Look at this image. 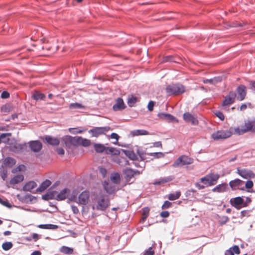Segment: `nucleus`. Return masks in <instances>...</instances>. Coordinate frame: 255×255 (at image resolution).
I'll return each instance as SVG.
<instances>
[{
    "instance_id": "nucleus-20",
    "label": "nucleus",
    "mask_w": 255,
    "mask_h": 255,
    "mask_svg": "<svg viewBox=\"0 0 255 255\" xmlns=\"http://www.w3.org/2000/svg\"><path fill=\"white\" fill-rule=\"evenodd\" d=\"M158 118L162 120H165L169 122H172L174 121L178 122V120L173 115L164 113H159L157 114Z\"/></svg>"
},
{
    "instance_id": "nucleus-50",
    "label": "nucleus",
    "mask_w": 255,
    "mask_h": 255,
    "mask_svg": "<svg viewBox=\"0 0 255 255\" xmlns=\"http://www.w3.org/2000/svg\"><path fill=\"white\" fill-rule=\"evenodd\" d=\"M0 204L8 208H11L12 207L11 205L7 200H3L1 198H0Z\"/></svg>"
},
{
    "instance_id": "nucleus-13",
    "label": "nucleus",
    "mask_w": 255,
    "mask_h": 255,
    "mask_svg": "<svg viewBox=\"0 0 255 255\" xmlns=\"http://www.w3.org/2000/svg\"><path fill=\"white\" fill-rule=\"evenodd\" d=\"M231 205L237 210L243 208L244 199L243 196H238L231 198L230 200Z\"/></svg>"
},
{
    "instance_id": "nucleus-19",
    "label": "nucleus",
    "mask_w": 255,
    "mask_h": 255,
    "mask_svg": "<svg viewBox=\"0 0 255 255\" xmlns=\"http://www.w3.org/2000/svg\"><path fill=\"white\" fill-rule=\"evenodd\" d=\"M70 193V190L67 188H65L57 194L55 199L57 201H62L66 199Z\"/></svg>"
},
{
    "instance_id": "nucleus-47",
    "label": "nucleus",
    "mask_w": 255,
    "mask_h": 255,
    "mask_svg": "<svg viewBox=\"0 0 255 255\" xmlns=\"http://www.w3.org/2000/svg\"><path fill=\"white\" fill-rule=\"evenodd\" d=\"M229 220V218L228 216H223L220 217L219 223L220 225H225L226 223H227Z\"/></svg>"
},
{
    "instance_id": "nucleus-2",
    "label": "nucleus",
    "mask_w": 255,
    "mask_h": 255,
    "mask_svg": "<svg viewBox=\"0 0 255 255\" xmlns=\"http://www.w3.org/2000/svg\"><path fill=\"white\" fill-rule=\"evenodd\" d=\"M235 133L238 134H241L248 131H251L255 133V121L248 120L245 121V125L241 128H235Z\"/></svg>"
},
{
    "instance_id": "nucleus-5",
    "label": "nucleus",
    "mask_w": 255,
    "mask_h": 255,
    "mask_svg": "<svg viewBox=\"0 0 255 255\" xmlns=\"http://www.w3.org/2000/svg\"><path fill=\"white\" fill-rule=\"evenodd\" d=\"M232 135V130L230 129L220 130L212 134V137L215 140L219 139H226L230 137Z\"/></svg>"
},
{
    "instance_id": "nucleus-29",
    "label": "nucleus",
    "mask_w": 255,
    "mask_h": 255,
    "mask_svg": "<svg viewBox=\"0 0 255 255\" xmlns=\"http://www.w3.org/2000/svg\"><path fill=\"white\" fill-rule=\"evenodd\" d=\"M16 163V160L11 157H6L4 161L3 164L4 166H7L9 168H11L13 166H14Z\"/></svg>"
},
{
    "instance_id": "nucleus-55",
    "label": "nucleus",
    "mask_w": 255,
    "mask_h": 255,
    "mask_svg": "<svg viewBox=\"0 0 255 255\" xmlns=\"http://www.w3.org/2000/svg\"><path fill=\"white\" fill-rule=\"evenodd\" d=\"M231 248L234 254H239L240 253V250L238 245H234L231 247Z\"/></svg>"
},
{
    "instance_id": "nucleus-10",
    "label": "nucleus",
    "mask_w": 255,
    "mask_h": 255,
    "mask_svg": "<svg viewBox=\"0 0 255 255\" xmlns=\"http://www.w3.org/2000/svg\"><path fill=\"white\" fill-rule=\"evenodd\" d=\"M236 97V93L233 91H230L228 94L225 97L222 103V106L224 107L234 103Z\"/></svg>"
},
{
    "instance_id": "nucleus-41",
    "label": "nucleus",
    "mask_w": 255,
    "mask_h": 255,
    "mask_svg": "<svg viewBox=\"0 0 255 255\" xmlns=\"http://www.w3.org/2000/svg\"><path fill=\"white\" fill-rule=\"evenodd\" d=\"M111 180L115 184H119L120 182L121 178L120 175L119 173H115L113 175H112L111 177Z\"/></svg>"
},
{
    "instance_id": "nucleus-35",
    "label": "nucleus",
    "mask_w": 255,
    "mask_h": 255,
    "mask_svg": "<svg viewBox=\"0 0 255 255\" xmlns=\"http://www.w3.org/2000/svg\"><path fill=\"white\" fill-rule=\"evenodd\" d=\"M78 144L81 145L83 147H88L91 144V141L87 138H84L81 136H79Z\"/></svg>"
},
{
    "instance_id": "nucleus-17",
    "label": "nucleus",
    "mask_w": 255,
    "mask_h": 255,
    "mask_svg": "<svg viewBox=\"0 0 255 255\" xmlns=\"http://www.w3.org/2000/svg\"><path fill=\"white\" fill-rule=\"evenodd\" d=\"M183 118L186 123H191L192 125H197L199 123L198 120L189 112L184 113Z\"/></svg>"
},
{
    "instance_id": "nucleus-52",
    "label": "nucleus",
    "mask_w": 255,
    "mask_h": 255,
    "mask_svg": "<svg viewBox=\"0 0 255 255\" xmlns=\"http://www.w3.org/2000/svg\"><path fill=\"white\" fill-rule=\"evenodd\" d=\"M110 137L111 138L116 139V141L113 142V143L114 144H117L118 142L119 138H120V136L117 133L113 132L111 134Z\"/></svg>"
},
{
    "instance_id": "nucleus-9",
    "label": "nucleus",
    "mask_w": 255,
    "mask_h": 255,
    "mask_svg": "<svg viewBox=\"0 0 255 255\" xmlns=\"http://www.w3.org/2000/svg\"><path fill=\"white\" fill-rule=\"evenodd\" d=\"M110 201L104 196H102L98 199L96 205V209L100 211H105L109 206Z\"/></svg>"
},
{
    "instance_id": "nucleus-1",
    "label": "nucleus",
    "mask_w": 255,
    "mask_h": 255,
    "mask_svg": "<svg viewBox=\"0 0 255 255\" xmlns=\"http://www.w3.org/2000/svg\"><path fill=\"white\" fill-rule=\"evenodd\" d=\"M185 88L182 84L178 83H172L167 85L166 87V92L168 95H179L184 93Z\"/></svg>"
},
{
    "instance_id": "nucleus-34",
    "label": "nucleus",
    "mask_w": 255,
    "mask_h": 255,
    "mask_svg": "<svg viewBox=\"0 0 255 255\" xmlns=\"http://www.w3.org/2000/svg\"><path fill=\"white\" fill-rule=\"evenodd\" d=\"M37 227L42 229H49V230H55L58 228V226L56 225L51 224H40L37 226Z\"/></svg>"
},
{
    "instance_id": "nucleus-31",
    "label": "nucleus",
    "mask_w": 255,
    "mask_h": 255,
    "mask_svg": "<svg viewBox=\"0 0 255 255\" xmlns=\"http://www.w3.org/2000/svg\"><path fill=\"white\" fill-rule=\"evenodd\" d=\"M57 193L56 191H47V193L42 196V199L48 201L50 199H55V194Z\"/></svg>"
},
{
    "instance_id": "nucleus-28",
    "label": "nucleus",
    "mask_w": 255,
    "mask_h": 255,
    "mask_svg": "<svg viewBox=\"0 0 255 255\" xmlns=\"http://www.w3.org/2000/svg\"><path fill=\"white\" fill-rule=\"evenodd\" d=\"M104 188L106 192L109 194H115L119 190L115 185H109L108 184L106 185L104 184Z\"/></svg>"
},
{
    "instance_id": "nucleus-53",
    "label": "nucleus",
    "mask_w": 255,
    "mask_h": 255,
    "mask_svg": "<svg viewBox=\"0 0 255 255\" xmlns=\"http://www.w3.org/2000/svg\"><path fill=\"white\" fill-rule=\"evenodd\" d=\"M0 175L3 180H5L7 175V171L6 169H3L0 171Z\"/></svg>"
},
{
    "instance_id": "nucleus-21",
    "label": "nucleus",
    "mask_w": 255,
    "mask_h": 255,
    "mask_svg": "<svg viewBox=\"0 0 255 255\" xmlns=\"http://www.w3.org/2000/svg\"><path fill=\"white\" fill-rule=\"evenodd\" d=\"M44 140L45 143L52 146H56L60 143V140L58 138L51 135H45Z\"/></svg>"
},
{
    "instance_id": "nucleus-62",
    "label": "nucleus",
    "mask_w": 255,
    "mask_h": 255,
    "mask_svg": "<svg viewBox=\"0 0 255 255\" xmlns=\"http://www.w3.org/2000/svg\"><path fill=\"white\" fill-rule=\"evenodd\" d=\"M252 201V200H251V198L249 197H247L246 198V201H245L244 200V203H243V207H247L249 204Z\"/></svg>"
},
{
    "instance_id": "nucleus-23",
    "label": "nucleus",
    "mask_w": 255,
    "mask_h": 255,
    "mask_svg": "<svg viewBox=\"0 0 255 255\" xmlns=\"http://www.w3.org/2000/svg\"><path fill=\"white\" fill-rule=\"evenodd\" d=\"M51 184V182L48 180L46 179L43 181L39 185V186L36 189V192H41L44 191L47 187H48Z\"/></svg>"
},
{
    "instance_id": "nucleus-6",
    "label": "nucleus",
    "mask_w": 255,
    "mask_h": 255,
    "mask_svg": "<svg viewBox=\"0 0 255 255\" xmlns=\"http://www.w3.org/2000/svg\"><path fill=\"white\" fill-rule=\"evenodd\" d=\"M111 128L109 126L95 127L89 130L88 132L91 134L92 137H97L100 135L105 134Z\"/></svg>"
},
{
    "instance_id": "nucleus-26",
    "label": "nucleus",
    "mask_w": 255,
    "mask_h": 255,
    "mask_svg": "<svg viewBox=\"0 0 255 255\" xmlns=\"http://www.w3.org/2000/svg\"><path fill=\"white\" fill-rule=\"evenodd\" d=\"M121 151L123 152L128 158L132 160H136L137 157L133 150L122 149Z\"/></svg>"
},
{
    "instance_id": "nucleus-12",
    "label": "nucleus",
    "mask_w": 255,
    "mask_h": 255,
    "mask_svg": "<svg viewBox=\"0 0 255 255\" xmlns=\"http://www.w3.org/2000/svg\"><path fill=\"white\" fill-rule=\"evenodd\" d=\"M244 183V181L239 179L236 178L234 180H232L230 181L229 185L231 187L232 190H240L242 191H245V187H241Z\"/></svg>"
},
{
    "instance_id": "nucleus-14",
    "label": "nucleus",
    "mask_w": 255,
    "mask_h": 255,
    "mask_svg": "<svg viewBox=\"0 0 255 255\" xmlns=\"http://www.w3.org/2000/svg\"><path fill=\"white\" fill-rule=\"evenodd\" d=\"M89 192L85 190L78 196L77 203L79 205H86L89 202Z\"/></svg>"
},
{
    "instance_id": "nucleus-24",
    "label": "nucleus",
    "mask_w": 255,
    "mask_h": 255,
    "mask_svg": "<svg viewBox=\"0 0 255 255\" xmlns=\"http://www.w3.org/2000/svg\"><path fill=\"white\" fill-rule=\"evenodd\" d=\"M223 80L222 76H217L211 79H204L203 82L205 84L210 83L212 85H215L220 82H221Z\"/></svg>"
},
{
    "instance_id": "nucleus-57",
    "label": "nucleus",
    "mask_w": 255,
    "mask_h": 255,
    "mask_svg": "<svg viewBox=\"0 0 255 255\" xmlns=\"http://www.w3.org/2000/svg\"><path fill=\"white\" fill-rule=\"evenodd\" d=\"M0 111L4 113H8L10 111V108L9 106L5 105L1 107Z\"/></svg>"
},
{
    "instance_id": "nucleus-39",
    "label": "nucleus",
    "mask_w": 255,
    "mask_h": 255,
    "mask_svg": "<svg viewBox=\"0 0 255 255\" xmlns=\"http://www.w3.org/2000/svg\"><path fill=\"white\" fill-rule=\"evenodd\" d=\"M32 98L36 101L42 100L45 98V95L43 93H40L36 92L32 95Z\"/></svg>"
},
{
    "instance_id": "nucleus-38",
    "label": "nucleus",
    "mask_w": 255,
    "mask_h": 255,
    "mask_svg": "<svg viewBox=\"0 0 255 255\" xmlns=\"http://www.w3.org/2000/svg\"><path fill=\"white\" fill-rule=\"evenodd\" d=\"M69 108L70 109H85V106L83 105L82 104L79 103H72L69 105Z\"/></svg>"
},
{
    "instance_id": "nucleus-32",
    "label": "nucleus",
    "mask_w": 255,
    "mask_h": 255,
    "mask_svg": "<svg viewBox=\"0 0 255 255\" xmlns=\"http://www.w3.org/2000/svg\"><path fill=\"white\" fill-rule=\"evenodd\" d=\"M121 150H120L119 149H118L115 147H107L106 148L105 152L107 154H110L113 155H119L121 153Z\"/></svg>"
},
{
    "instance_id": "nucleus-48",
    "label": "nucleus",
    "mask_w": 255,
    "mask_h": 255,
    "mask_svg": "<svg viewBox=\"0 0 255 255\" xmlns=\"http://www.w3.org/2000/svg\"><path fill=\"white\" fill-rule=\"evenodd\" d=\"M214 114L217 116L221 121H223L225 119V117L223 113L220 111H215L214 112Z\"/></svg>"
},
{
    "instance_id": "nucleus-18",
    "label": "nucleus",
    "mask_w": 255,
    "mask_h": 255,
    "mask_svg": "<svg viewBox=\"0 0 255 255\" xmlns=\"http://www.w3.org/2000/svg\"><path fill=\"white\" fill-rule=\"evenodd\" d=\"M126 108V106L122 98H118L116 103L113 106V110L114 111H121Z\"/></svg>"
},
{
    "instance_id": "nucleus-27",
    "label": "nucleus",
    "mask_w": 255,
    "mask_h": 255,
    "mask_svg": "<svg viewBox=\"0 0 255 255\" xmlns=\"http://www.w3.org/2000/svg\"><path fill=\"white\" fill-rule=\"evenodd\" d=\"M37 186V184L33 181L27 182L23 187L24 191H31V190L35 188Z\"/></svg>"
},
{
    "instance_id": "nucleus-8",
    "label": "nucleus",
    "mask_w": 255,
    "mask_h": 255,
    "mask_svg": "<svg viewBox=\"0 0 255 255\" xmlns=\"http://www.w3.org/2000/svg\"><path fill=\"white\" fill-rule=\"evenodd\" d=\"M237 173L245 179H252L255 177V174L251 170L247 168L240 169L238 168Z\"/></svg>"
},
{
    "instance_id": "nucleus-15",
    "label": "nucleus",
    "mask_w": 255,
    "mask_h": 255,
    "mask_svg": "<svg viewBox=\"0 0 255 255\" xmlns=\"http://www.w3.org/2000/svg\"><path fill=\"white\" fill-rule=\"evenodd\" d=\"M28 144L30 150L33 152H39L42 147V143L38 140L29 141Z\"/></svg>"
},
{
    "instance_id": "nucleus-61",
    "label": "nucleus",
    "mask_w": 255,
    "mask_h": 255,
    "mask_svg": "<svg viewBox=\"0 0 255 255\" xmlns=\"http://www.w3.org/2000/svg\"><path fill=\"white\" fill-rule=\"evenodd\" d=\"M154 254V251L152 249L151 247H149L148 250L144 251L143 255H153Z\"/></svg>"
},
{
    "instance_id": "nucleus-64",
    "label": "nucleus",
    "mask_w": 255,
    "mask_h": 255,
    "mask_svg": "<svg viewBox=\"0 0 255 255\" xmlns=\"http://www.w3.org/2000/svg\"><path fill=\"white\" fill-rule=\"evenodd\" d=\"M56 151L57 153L60 155H64L65 153V151L62 147H57L56 149Z\"/></svg>"
},
{
    "instance_id": "nucleus-3",
    "label": "nucleus",
    "mask_w": 255,
    "mask_h": 255,
    "mask_svg": "<svg viewBox=\"0 0 255 255\" xmlns=\"http://www.w3.org/2000/svg\"><path fill=\"white\" fill-rule=\"evenodd\" d=\"M27 148V143H18L16 142H10L9 144V150L15 153H22L26 150Z\"/></svg>"
},
{
    "instance_id": "nucleus-7",
    "label": "nucleus",
    "mask_w": 255,
    "mask_h": 255,
    "mask_svg": "<svg viewBox=\"0 0 255 255\" xmlns=\"http://www.w3.org/2000/svg\"><path fill=\"white\" fill-rule=\"evenodd\" d=\"M62 140L65 146L68 148H70L71 145L77 146L79 143V136L76 138L71 135H65L62 137Z\"/></svg>"
},
{
    "instance_id": "nucleus-43",
    "label": "nucleus",
    "mask_w": 255,
    "mask_h": 255,
    "mask_svg": "<svg viewBox=\"0 0 255 255\" xmlns=\"http://www.w3.org/2000/svg\"><path fill=\"white\" fill-rule=\"evenodd\" d=\"M137 102V97L131 96L130 97H129L128 100V104L129 107H132L133 106L134 104L136 103Z\"/></svg>"
},
{
    "instance_id": "nucleus-33",
    "label": "nucleus",
    "mask_w": 255,
    "mask_h": 255,
    "mask_svg": "<svg viewBox=\"0 0 255 255\" xmlns=\"http://www.w3.org/2000/svg\"><path fill=\"white\" fill-rule=\"evenodd\" d=\"M210 175L209 177V184L208 185H210V186H213L216 184L217 180L219 178V175L218 174H214L213 173L209 174Z\"/></svg>"
},
{
    "instance_id": "nucleus-63",
    "label": "nucleus",
    "mask_w": 255,
    "mask_h": 255,
    "mask_svg": "<svg viewBox=\"0 0 255 255\" xmlns=\"http://www.w3.org/2000/svg\"><path fill=\"white\" fill-rule=\"evenodd\" d=\"M250 210H243L241 212V216L242 218L244 217H249L250 216Z\"/></svg>"
},
{
    "instance_id": "nucleus-37",
    "label": "nucleus",
    "mask_w": 255,
    "mask_h": 255,
    "mask_svg": "<svg viewBox=\"0 0 255 255\" xmlns=\"http://www.w3.org/2000/svg\"><path fill=\"white\" fill-rule=\"evenodd\" d=\"M250 179H248L246 182L245 186L244 187L245 188H246L247 189L246 191L248 192H255V191L253 190H250V189L252 188L254 186L253 182Z\"/></svg>"
},
{
    "instance_id": "nucleus-54",
    "label": "nucleus",
    "mask_w": 255,
    "mask_h": 255,
    "mask_svg": "<svg viewBox=\"0 0 255 255\" xmlns=\"http://www.w3.org/2000/svg\"><path fill=\"white\" fill-rule=\"evenodd\" d=\"M25 169V166L23 164L19 165L15 169L12 170V173H15L16 171H21Z\"/></svg>"
},
{
    "instance_id": "nucleus-58",
    "label": "nucleus",
    "mask_w": 255,
    "mask_h": 255,
    "mask_svg": "<svg viewBox=\"0 0 255 255\" xmlns=\"http://www.w3.org/2000/svg\"><path fill=\"white\" fill-rule=\"evenodd\" d=\"M10 94L7 91H3L2 92L0 98L3 99H7L9 97Z\"/></svg>"
},
{
    "instance_id": "nucleus-60",
    "label": "nucleus",
    "mask_w": 255,
    "mask_h": 255,
    "mask_svg": "<svg viewBox=\"0 0 255 255\" xmlns=\"http://www.w3.org/2000/svg\"><path fill=\"white\" fill-rule=\"evenodd\" d=\"M155 104V102L153 101H150L147 105L148 110L150 112L152 111L153 107Z\"/></svg>"
},
{
    "instance_id": "nucleus-56",
    "label": "nucleus",
    "mask_w": 255,
    "mask_h": 255,
    "mask_svg": "<svg viewBox=\"0 0 255 255\" xmlns=\"http://www.w3.org/2000/svg\"><path fill=\"white\" fill-rule=\"evenodd\" d=\"M150 155L154 156L155 158H158L164 156V154L162 152H152L149 154Z\"/></svg>"
},
{
    "instance_id": "nucleus-30",
    "label": "nucleus",
    "mask_w": 255,
    "mask_h": 255,
    "mask_svg": "<svg viewBox=\"0 0 255 255\" xmlns=\"http://www.w3.org/2000/svg\"><path fill=\"white\" fill-rule=\"evenodd\" d=\"M23 180L24 176L23 175H17L10 180L9 183L11 185H15L22 182Z\"/></svg>"
},
{
    "instance_id": "nucleus-59",
    "label": "nucleus",
    "mask_w": 255,
    "mask_h": 255,
    "mask_svg": "<svg viewBox=\"0 0 255 255\" xmlns=\"http://www.w3.org/2000/svg\"><path fill=\"white\" fill-rule=\"evenodd\" d=\"M171 204L172 203L166 200L162 205L161 208L162 209H167L171 206Z\"/></svg>"
},
{
    "instance_id": "nucleus-36",
    "label": "nucleus",
    "mask_w": 255,
    "mask_h": 255,
    "mask_svg": "<svg viewBox=\"0 0 255 255\" xmlns=\"http://www.w3.org/2000/svg\"><path fill=\"white\" fill-rule=\"evenodd\" d=\"M94 147L96 152L102 153L103 151H106V147H105L103 144L95 143Z\"/></svg>"
},
{
    "instance_id": "nucleus-49",
    "label": "nucleus",
    "mask_w": 255,
    "mask_h": 255,
    "mask_svg": "<svg viewBox=\"0 0 255 255\" xmlns=\"http://www.w3.org/2000/svg\"><path fill=\"white\" fill-rule=\"evenodd\" d=\"M73 201L77 203V194L73 192L70 198H69L67 201L68 203H70V202Z\"/></svg>"
},
{
    "instance_id": "nucleus-44",
    "label": "nucleus",
    "mask_w": 255,
    "mask_h": 255,
    "mask_svg": "<svg viewBox=\"0 0 255 255\" xmlns=\"http://www.w3.org/2000/svg\"><path fill=\"white\" fill-rule=\"evenodd\" d=\"M181 195V193L179 191L176 192L175 193H170L168 196V199L169 200H175L178 199Z\"/></svg>"
},
{
    "instance_id": "nucleus-46",
    "label": "nucleus",
    "mask_w": 255,
    "mask_h": 255,
    "mask_svg": "<svg viewBox=\"0 0 255 255\" xmlns=\"http://www.w3.org/2000/svg\"><path fill=\"white\" fill-rule=\"evenodd\" d=\"M170 179L168 178H161L159 180L155 181L153 184L155 185H160L164 183H166Z\"/></svg>"
},
{
    "instance_id": "nucleus-4",
    "label": "nucleus",
    "mask_w": 255,
    "mask_h": 255,
    "mask_svg": "<svg viewBox=\"0 0 255 255\" xmlns=\"http://www.w3.org/2000/svg\"><path fill=\"white\" fill-rule=\"evenodd\" d=\"M193 159L186 155H181L173 163V167H181L184 165L192 164Z\"/></svg>"
},
{
    "instance_id": "nucleus-16",
    "label": "nucleus",
    "mask_w": 255,
    "mask_h": 255,
    "mask_svg": "<svg viewBox=\"0 0 255 255\" xmlns=\"http://www.w3.org/2000/svg\"><path fill=\"white\" fill-rule=\"evenodd\" d=\"M123 173L127 184H130L133 182V181H131L132 178L134 177L132 168H126L123 170Z\"/></svg>"
},
{
    "instance_id": "nucleus-45",
    "label": "nucleus",
    "mask_w": 255,
    "mask_h": 255,
    "mask_svg": "<svg viewBox=\"0 0 255 255\" xmlns=\"http://www.w3.org/2000/svg\"><path fill=\"white\" fill-rule=\"evenodd\" d=\"M209 177H210V175H209V174H208V175L201 178L200 179L201 182L203 183V184L204 185V186H205V187L210 186V185H208V184H209Z\"/></svg>"
},
{
    "instance_id": "nucleus-11",
    "label": "nucleus",
    "mask_w": 255,
    "mask_h": 255,
    "mask_svg": "<svg viewBox=\"0 0 255 255\" xmlns=\"http://www.w3.org/2000/svg\"><path fill=\"white\" fill-rule=\"evenodd\" d=\"M237 99L239 101H243L247 95L246 87L241 84L237 87L236 90Z\"/></svg>"
},
{
    "instance_id": "nucleus-51",
    "label": "nucleus",
    "mask_w": 255,
    "mask_h": 255,
    "mask_svg": "<svg viewBox=\"0 0 255 255\" xmlns=\"http://www.w3.org/2000/svg\"><path fill=\"white\" fill-rule=\"evenodd\" d=\"M136 152L140 158V161H144L145 159L144 156L145 153L142 150H140L138 148L136 150Z\"/></svg>"
},
{
    "instance_id": "nucleus-40",
    "label": "nucleus",
    "mask_w": 255,
    "mask_h": 255,
    "mask_svg": "<svg viewBox=\"0 0 255 255\" xmlns=\"http://www.w3.org/2000/svg\"><path fill=\"white\" fill-rule=\"evenodd\" d=\"M60 251L65 254L70 255L73 253V250L70 247L62 246L60 249Z\"/></svg>"
},
{
    "instance_id": "nucleus-42",
    "label": "nucleus",
    "mask_w": 255,
    "mask_h": 255,
    "mask_svg": "<svg viewBox=\"0 0 255 255\" xmlns=\"http://www.w3.org/2000/svg\"><path fill=\"white\" fill-rule=\"evenodd\" d=\"M13 246V244L11 242H4L2 244V249L5 251H7L10 250Z\"/></svg>"
},
{
    "instance_id": "nucleus-25",
    "label": "nucleus",
    "mask_w": 255,
    "mask_h": 255,
    "mask_svg": "<svg viewBox=\"0 0 255 255\" xmlns=\"http://www.w3.org/2000/svg\"><path fill=\"white\" fill-rule=\"evenodd\" d=\"M148 134H149V132L147 130L143 129L133 130L130 132V135L131 136L145 135Z\"/></svg>"
},
{
    "instance_id": "nucleus-22",
    "label": "nucleus",
    "mask_w": 255,
    "mask_h": 255,
    "mask_svg": "<svg viewBox=\"0 0 255 255\" xmlns=\"http://www.w3.org/2000/svg\"><path fill=\"white\" fill-rule=\"evenodd\" d=\"M228 189V184L224 182L217 185L212 189V191L213 192L222 193L227 191Z\"/></svg>"
}]
</instances>
